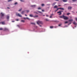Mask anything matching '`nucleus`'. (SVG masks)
Listing matches in <instances>:
<instances>
[{
    "label": "nucleus",
    "mask_w": 77,
    "mask_h": 77,
    "mask_svg": "<svg viewBox=\"0 0 77 77\" xmlns=\"http://www.w3.org/2000/svg\"><path fill=\"white\" fill-rule=\"evenodd\" d=\"M37 23L38 24H43V22L42 21L40 20L37 21Z\"/></svg>",
    "instance_id": "obj_1"
},
{
    "label": "nucleus",
    "mask_w": 77,
    "mask_h": 77,
    "mask_svg": "<svg viewBox=\"0 0 77 77\" xmlns=\"http://www.w3.org/2000/svg\"><path fill=\"white\" fill-rule=\"evenodd\" d=\"M1 15L2 17H4L5 16V14L3 13L2 12L0 14V16Z\"/></svg>",
    "instance_id": "obj_2"
},
{
    "label": "nucleus",
    "mask_w": 77,
    "mask_h": 77,
    "mask_svg": "<svg viewBox=\"0 0 77 77\" xmlns=\"http://www.w3.org/2000/svg\"><path fill=\"white\" fill-rule=\"evenodd\" d=\"M63 19L64 20H68V18L65 16H64V17H63Z\"/></svg>",
    "instance_id": "obj_3"
},
{
    "label": "nucleus",
    "mask_w": 77,
    "mask_h": 77,
    "mask_svg": "<svg viewBox=\"0 0 77 77\" xmlns=\"http://www.w3.org/2000/svg\"><path fill=\"white\" fill-rule=\"evenodd\" d=\"M62 12V11H60L59 12H57V14H59V15H60L62 14V12Z\"/></svg>",
    "instance_id": "obj_4"
},
{
    "label": "nucleus",
    "mask_w": 77,
    "mask_h": 77,
    "mask_svg": "<svg viewBox=\"0 0 77 77\" xmlns=\"http://www.w3.org/2000/svg\"><path fill=\"white\" fill-rule=\"evenodd\" d=\"M72 7H71V6H69V7H68V10H71V9H72Z\"/></svg>",
    "instance_id": "obj_5"
},
{
    "label": "nucleus",
    "mask_w": 77,
    "mask_h": 77,
    "mask_svg": "<svg viewBox=\"0 0 77 77\" xmlns=\"http://www.w3.org/2000/svg\"><path fill=\"white\" fill-rule=\"evenodd\" d=\"M16 15L17 16H18L19 17H22V16L21 14H17Z\"/></svg>",
    "instance_id": "obj_6"
},
{
    "label": "nucleus",
    "mask_w": 77,
    "mask_h": 77,
    "mask_svg": "<svg viewBox=\"0 0 77 77\" xmlns=\"http://www.w3.org/2000/svg\"><path fill=\"white\" fill-rule=\"evenodd\" d=\"M4 31H8V28H5L4 29Z\"/></svg>",
    "instance_id": "obj_7"
},
{
    "label": "nucleus",
    "mask_w": 77,
    "mask_h": 77,
    "mask_svg": "<svg viewBox=\"0 0 77 77\" xmlns=\"http://www.w3.org/2000/svg\"><path fill=\"white\" fill-rule=\"evenodd\" d=\"M59 9H61V10H62L63 11H64V8H59Z\"/></svg>",
    "instance_id": "obj_8"
},
{
    "label": "nucleus",
    "mask_w": 77,
    "mask_h": 77,
    "mask_svg": "<svg viewBox=\"0 0 77 77\" xmlns=\"http://www.w3.org/2000/svg\"><path fill=\"white\" fill-rule=\"evenodd\" d=\"M64 17V15H63L62 16H61L60 17V18H63V17Z\"/></svg>",
    "instance_id": "obj_9"
},
{
    "label": "nucleus",
    "mask_w": 77,
    "mask_h": 77,
    "mask_svg": "<svg viewBox=\"0 0 77 77\" xmlns=\"http://www.w3.org/2000/svg\"><path fill=\"white\" fill-rule=\"evenodd\" d=\"M1 24H2L3 25H4L5 24V22H1Z\"/></svg>",
    "instance_id": "obj_10"
},
{
    "label": "nucleus",
    "mask_w": 77,
    "mask_h": 77,
    "mask_svg": "<svg viewBox=\"0 0 77 77\" xmlns=\"http://www.w3.org/2000/svg\"><path fill=\"white\" fill-rule=\"evenodd\" d=\"M23 18V19H24L25 20H26V19H27L28 20H29V18L28 17H26V18L24 17Z\"/></svg>",
    "instance_id": "obj_11"
},
{
    "label": "nucleus",
    "mask_w": 77,
    "mask_h": 77,
    "mask_svg": "<svg viewBox=\"0 0 77 77\" xmlns=\"http://www.w3.org/2000/svg\"><path fill=\"white\" fill-rule=\"evenodd\" d=\"M73 24H75V25H77V23L75 22H74L73 23Z\"/></svg>",
    "instance_id": "obj_12"
},
{
    "label": "nucleus",
    "mask_w": 77,
    "mask_h": 77,
    "mask_svg": "<svg viewBox=\"0 0 77 77\" xmlns=\"http://www.w3.org/2000/svg\"><path fill=\"white\" fill-rule=\"evenodd\" d=\"M25 12V11H23L21 12V14H24V12Z\"/></svg>",
    "instance_id": "obj_13"
},
{
    "label": "nucleus",
    "mask_w": 77,
    "mask_h": 77,
    "mask_svg": "<svg viewBox=\"0 0 77 77\" xmlns=\"http://www.w3.org/2000/svg\"><path fill=\"white\" fill-rule=\"evenodd\" d=\"M72 21H73L72 19H70L69 20V22H71Z\"/></svg>",
    "instance_id": "obj_14"
},
{
    "label": "nucleus",
    "mask_w": 77,
    "mask_h": 77,
    "mask_svg": "<svg viewBox=\"0 0 77 77\" xmlns=\"http://www.w3.org/2000/svg\"><path fill=\"white\" fill-rule=\"evenodd\" d=\"M63 2H67V0H63Z\"/></svg>",
    "instance_id": "obj_15"
},
{
    "label": "nucleus",
    "mask_w": 77,
    "mask_h": 77,
    "mask_svg": "<svg viewBox=\"0 0 77 77\" xmlns=\"http://www.w3.org/2000/svg\"><path fill=\"white\" fill-rule=\"evenodd\" d=\"M56 2H54V3H53L52 4V6H54V5H56Z\"/></svg>",
    "instance_id": "obj_16"
},
{
    "label": "nucleus",
    "mask_w": 77,
    "mask_h": 77,
    "mask_svg": "<svg viewBox=\"0 0 77 77\" xmlns=\"http://www.w3.org/2000/svg\"><path fill=\"white\" fill-rule=\"evenodd\" d=\"M29 16L30 17H34L32 14H30L29 15Z\"/></svg>",
    "instance_id": "obj_17"
},
{
    "label": "nucleus",
    "mask_w": 77,
    "mask_h": 77,
    "mask_svg": "<svg viewBox=\"0 0 77 77\" xmlns=\"http://www.w3.org/2000/svg\"><path fill=\"white\" fill-rule=\"evenodd\" d=\"M54 8H57V6L55 5L54 7Z\"/></svg>",
    "instance_id": "obj_18"
},
{
    "label": "nucleus",
    "mask_w": 77,
    "mask_h": 77,
    "mask_svg": "<svg viewBox=\"0 0 77 77\" xmlns=\"http://www.w3.org/2000/svg\"><path fill=\"white\" fill-rule=\"evenodd\" d=\"M36 7V5H32L31 7H33V8H35Z\"/></svg>",
    "instance_id": "obj_19"
},
{
    "label": "nucleus",
    "mask_w": 77,
    "mask_h": 77,
    "mask_svg": "<svg viewBox=\"0 0 77 77\" xmlns=\"http://www.w3.org/2000/svg\"><path fill=\"white\" fill-rule=\"evenodd\" d=\"M73 2H75L77 1V0H72Z\"/></svg>",
    "instance_id": "obj_20"
},
{
    "label": "nucleus",
    "mask_w": 77,
    "mask_h": 77,
    "mask_svg": "<svg viewBox=\"0 0 77 77\" xmlns=\"http://www.w3.org/2000/svg\"><path fill=\"white\" fill-rule=\"evenodd\" d=\"M7 19H8V20H9V16H7Z\"/></svg>",
    "instance_id": "obj_21"
},
{
    "label": "nucleus",
    "mask_w": 77,
    "mask_h": 77,
    "mask_svg": "<svg viewBox=\"0 0 77 77\" xmlns=\"http://www.w3.org/2000/svg\"><path fill=\"white\" fill-rule=\"evenodd\" d=\"M38 15H35V16H34L33 17L34 18H35V17H38Z\"/></svg>",
    "instance_id": "obj_22"
},
{
    "label": "nucleus",
    "mask_w": 77,
    "mask_h": 77,
    "mask_svg": "<svg viewBox=\"0 0 77 77\" xmlns=\"http://www.w3.org/2000/svg\"><path fill=\"white\" fill-rule=\"evenodd\" d=\"M12 2V0H8V2Z\"/></svg>",
    "instance_id": "obj_23"
},
{
    "label": "nucleus",
    "mask_w": 77,
    "mask_h": 77,
    "mask_svg": "<svg viewBox=\"0 0 77 77\" xmlns=\"http://www.w3.org/2000/svg\"><path fill=\"white\" fill-rule=\"evenodd\" d=\"M21 10H22V8H21L19 10V12H21Z\"/></svg>",
    "instance_id": "obj_24"
},
{
    "label": "nucleus",
    "mask_w": 77,
    "mask_h": 77,
    "mask_svg": "<svg viewBox=\"0 0 77 77\" xmlns=\"http://www.w3.org/2000/svg\"><path fill=\"white\" fill-rule=\"evenodd\" d=\"M50 28L51 29H53V26H50Z\"/></svg>",
    "instance_id": "obj_25"
},
{
    "label": "nucleus",
    "mask_w": 77,
    "mask_h": 77,
    "mask_svg": "<svg viewBox=\"0 0 77 77\" xmlns=\"http://www.w3.org/2000/svg\"><path fill=\"white\" fill-rule=\"evenodd\" d=\"M21 22H23V23H24L25 21L24 20H21Z\"/></svg>",
    "instance_id": "obj_26"
},
{
    "label": "nucleus",
    "mask_w": 77,
    "mask_h": 77,
    "mask_svg": "<svg viewBox=\"0 0 77 77\" xmlns=\"http://www.w3.org/2000/svg\"><path fill=\"white\" fill-rule=\"evenodd\" d=\"M59 8H58L57 9V10L55 11V12H56V11H58V10H59Z\"/></svg>",
    "instance_id": "obj_27"
},
{
    "label": "nucleus",
    "mask_w": 77,
    "mask_h": 77,
    "mask_svg": "<svg viewBox=\"0 0 77 77\" xmlns=\"http://www.w3.org/2000/svg\"><path fill=\"white\" fill-rule=\"evenodd\" d=\"M61 25H62V23H60L58 25V26H61Z\"/></svg>",
    "instance_id": "obj_28"
},
{
    "label": "nucleus",
    "mask_w": 77,
    "mask_h": 77,
    "mask_svg": "<svg viewBox=\"0 0 77 77\" xmlns=\"http://www.w3.org/2000/svg\"><path fill=\"white\" fill-rule=\"evenodd\" d=\"M45 20H46V21H49L48 19H45Z\"/></svg>",
    "instance_id": "obj_29"
},
{
    "label": "nucleus",
    "mask_w": 77,
    "mask_h": 77,
    "mask_svg": "<svg viewBox=\"0 0 77 77\" xmlns=\"http://www.w3.org/2000/svg\"><path fill=\"white\" fill-rule=\"evenodd\" d=\"M20 1H21V2H24V1H23V0H20Z\"/></svg>",
    "instance_id": "obj_30"
},
{
    "label": "nucleus",
    "mask_w": 77,
    "mask_h": 77,
    "mask_svg": "<svg viewBox=\"0 0 77 77\" xmlns=\"http://www.w3.org/2000/svg\"><path fill=\"white\" fill-rule=\"evenodd\" d=\"M3 30L2 28H0V30Z\"/></svg>",
    "instance_id": "obj_31"
},
{
    "label": "nucleus",
    "mask_w": 77,
    "mask_h": 77,
    "mask_svg": "<svg viewBox=\"0 0 77 77\" xmlns=\"http://www.w3.org/2000/svg\"><path fill=\"white\" fill-rule=\"evenodd\" d=\"M44 5H45L44 4H43L42 5V6H44Z\"/></svg>",
    "instance_id": "obj_32"
},
{
    "label": "nucleus",
    "mask_w": 77,
    "mask_h": 77,
    "mask_svg": "<svg viewBox=\"0 0 77 77\" xmlns=\"http://www.w3.org/2000/svg\"><path fill=\"white\" fill-rule=\"evenodd\" d=\"M70 14H71L70 13H68L67 14V15H70Z\"/></svg>",
    "instance_id": "obj_33"
},
{
    "label": "nucleus",
    "mask_w": 77,
    "mask_h": 77,
    "mask_svg": "<svg viewBox=\"0 0 77 77\" xmlns=\"http://www.w3.org/2000/svg\"><path fill=\"white\" fill-rule=\"evenodd\" d=\"M31 24H34V25H35V23H31Z\"/></svg>",
    "instance_id": "obj_34"
},
{
    "label": "nucleus",
    "mask_w": 77,
    "mask_h": 77,
    "mask_svg": "<svg viewBox=\"0 0 77 77\" xmlns=\"http://www.w3.org/2000/svg\"><path fill=\"white\" fill-rule=\"evenodd\" d=\"M17 3H18L17 2H16L14 3V5H17Z\"/></svg>",
    "instance_id": "obj_35"
},
{
    "label": "nucleus",
    "mask_w": 77,
    "mask_h": 77,
    "mask_svg": "<svg viewBox=\"0 0 77 77\" xmlns=\"http://www.w3.org/2000/svg\"><path fill=\"white\" fill-rule=\"evenodd\" d=\"M26 12H27V13H28V12H29V11L27 10L26 11Z\"/></svg>",
    "instance_id": "obj_36"
},
{
    "label": "nucleus",
    "mask_w": 77,
    "mask_h": 77,
    "mask_svg": "<svg viewBox=\"0 0 77 77\" xmlns=\"http://www.w3.org/2000/svg\"><path fill=\"white\" fill-rule=\"evenodd\" d=\"M75 19L76 21H77V17H75Z\"/></svg>",
    "instance_id": "obj_37"
},
{
    "label": "nucleus",
    "mask_w": 77,
    "mask_h": 77,
    "mask_svg": "<svg viewBox=\"0 0 77 77\" xmlns=\"http://www.w3.org/2000/svg\"><path fill=\"white\" fill-rule=\"evenodd\" d=\"M66 23H68V22H65V24H66Z\"/></svg>",
    "instance_id": "obj_38"
},
{
    "label": "nucleus",
    "mask_w": 77,
    "mask_h": 77,
    "mask_svg": "<svg viewBox=\"0 0 77 77\" xmlns=\"http://www.w3.org/2000/svg\"><path fill=\"white\" fill-rule=\"evenodd\" d=\"M41 9V8H38V9H39V10Z\"/></svg>",
    "instance_id": "obj_39"
},
{
    "label": "nucleus",
    "mask_w": 77,
    "mask_h": 77,
    "mask_svg": "<svg viewBox=\"0 0 77 77\" xmlns=\"http://www.w3.org/2000/svg\"><path fill=\"white\" fill-rule=\"evenodd\" d=\"M50 18H52V16H51L50 17Z\"/></svg>",
    "instance_id": "obj_40"
},
{
    "label": "nucleus",
    "mask_w": 77,
    "mask_h": 77,
    "mask_svg": "<svg viewBox=\"0 0 77 77\" xmlns=\"http://www.w3.org/2000/svg\"><path fill=\"white\" fill-rule=\"evenodd\" d=\"M14 22H15V21H12V23H14Z\"/></svg>",
    "instance_id": "obj_41"
},
{
    "label": "nucleus",
    "mask_w": 77,
    "mask_h": 77,
    "mask_svg": "<svg viewBox=\"0 0 77 77\" xmlns=\"http://www.w3.org/2000/svg\"><path fill=\"white\" fill-rule=\"evenodd\" d=\"M42 12H44V10H42Z\"/></svg>",
    "instance_id": "obj_42"
},
{
    "label": "nucleus",
    "mask_w": 77,
    "mask_h": 77,
    "mask_svg": "<svg viewBox=\"0 0 77 77\" xmlns=\"http://www.w3.org/2000/svg\"><path fill=\"white\" fill-rule=\"evenodd\" d=\"M38 12H39V13H42V12L41 11H38Z\"/></svg>",
    "instance_id": "obj_43"
},
{
    "label": "nucleus",
    "mask_w": 77,
    "mask_h": 77,
    "mask_svg": "<svg viewBox=\"0 0 77 77\" xmlns=\"http://www.w3.org/2000/svg\"><path fill=\"white\" fill-rule=\"evenodd\" d=\"M52 15H53V14H52L51 15V16H52Z\"/></svg>",
    "instance_id": "obj_44"
},
{
    "label": "nucleus",
    "mask_w": 77,
    "mask_h": 77,
    "mask_svg": "<svg viewBox=\"0 0 77 77\" xmlns=\"http://www.w3.org/2000/svg\"><path fill=\"white\" fill-rule=\"evenodd\" d=\"M55 0V1H59V0Z\"/></svg>",
    "instance_id": "obj_45"
},
{
    "label": "nucleus",
    "mask_w": 77,
    "mask_h": 77,
    "mask_svg": "<svg viewBox=\"0 0 77 77\" xmlns=\"http://www.w3.org/2000/svg\"><path fill=\"white\" fill-rule=\"evenodd\" d=\"M25 16H26V17L27 16V15L26 14H25Z\"/></svg>",
    "instance_id": "obj_46"
},
{
    "label": "nucleus",
    "mask_w": 77,
    "mask_h": 77,
    "mask_svg": "<svg viewBox=\"0 0 77 77\" xmlns=\"http://www.w3.org/2000/svg\"><path fill=\"white\" fill-rule=\"evenodd\" d=\"M7 8H8V9H10V8H9V7H8Z\"/></svg>",
    "instance_id": "obj_47"
},
{
    "label": "nucleus",
    "mask_w": 77,
    "mask_h": 77,
    "mask_svg": "<svg viewBox=\"0 0 77 77\" xmlns=\"http://www.w3.org/2000/svg\"><path fill=\"white\" fill-rule=\"evenodd\" d=\"M19 20L18 19L16 20V21H18Z\"/></svg>",
    "instance_id": "obj_48"
},
{
    "label": "nucleus",
    "mask_w": 77,
    "mask_h": 77,
    "mask_svg": "<svg viewBox=\"0 0 77 77\" xmlns=\"http://www.w3.org/2000/svg\"><path fill=\"white\" fill-rule=\"evenodd\" d=\"M39 26H40V27H42V26L41 25H39Z\"/></svg>",
    "instance_id": "obj_49"
},
{
    "label": "nucleus",
    "mask_w": 77,
    "mask_h": 77,
    "mask_svg": "<svg viewBox=\"0 0 77 77\" xmlns=\"http://www.w3.org/2000/svg\"><path fill=\"white\" fill-rule=\"evenodd\" d=\"M72 13H74V12L73 11H72Z\"/></svg>",
    "instance_id": "obj_50"
},
{
    "label": "nucleus",
    "mask_w": 77,
    "mask_h": 77,
    "mask_svg": "<svg viewBox=\"0 0 77 77\" xmlns=\"http://www.w3.org/2000/svg\"><path fill=\"white\" fill-rule=\"evenodd\" d=\"M71 23H69V24H71Z\"/></svg>",
    "instance_id": "obj_51"
},
{
    "label": "nucleus",
    "mask_w": 77,
    "mask_h": 77,
    "mask_svg": "<svg viewBox=\"0 0 77 77\" xmlns=\"http://www.w3.org/2000/svg\"><path fill=\"white\" fill-rule=\"evenodd\" d=\"M46 17H48V15H46Z\"/></svg>",
    "instance_id": "obj_52"
},
{
    "label": "nucleus",
    "mask_w": 77,
    "mask_h": 77,
    "mask_svg": "<svg viewBox=\"0 0 77 77\" xmlns=\"http://www.w3.org/2000/svg\"><path fill=\"white\" fill-rule=\"evenodd\" d=\"M0 24H2V22H0Z\"/></svg>",
    "instance_id": "obj_53"
},
{
    "label": "nucleus",
    "mask_w": 77,
    "mask_h": 77,
    "mask_svg": "<svg viewBox=\"0 0 77 77\" xmlns=\"http://www.w3.org/2000/svg\"><path fill=\"white\" fill-rule=\"evenodd\" d=\"M36 14H38V13L36 12Z\"/></svg>",
    "instance_id": "obj_54"
},
{
    "label": "nucleus",
    "mask_w": 77,
    "mask_h": 77,
    "mask_svg": "<svg viewBox=\"0 0 77 77\" xmlns=\"http://www.w3.org/2000/svg\"><path fill=\"white\" fill-rule=\"evenodd\" d=\"M17 26H18V27H19V25H17Z\"/></svg>",
    "instance_id": "obj_55"
},
{
    "label": "nucleus",
    "mask_w": 77,
    "mask_h": 77,
    "mask_svg": "<svg viewBox=\"0 0 77 77\" xmlns=\"http://www.w3.org/2000/svg\"><path fill=\"white\" fill-rule=\"evenodd\" d=\"M58 6H60V5H59Z\"/></svg>",
    "instance_id": "obj_56"
},
{
    "label": "nucleus",
    "mask_w": 77,
    "mask_h": 77,
    "mask_svg": "<svg viewBox=\"0 0 77 77\" xmlns=\"http://www.w3.org/2000/svg\"><path fill=\"white\" fill-rule=\"evenodd\" d=\"M43 16H45V15H43Z\"/></svg>",
    "instance_id": "obj_57"
},
{
    "label": "nucleus",
    "mask_w": 77,
    "mask_h": 77,
    "mask_svg": "<svg viewBox=\"0 0 77 77\" xmlns=\"http://www.w3.org/2000/svg\"><path fill=\"white\" fill-rule=\"evenodd\" d=\"M2 18V17H1V18Z\"/></svg>",
    "instance_id": "obj_58"
},
{
    "label": "nucleus",
    "mask_w": 77,
    "mask_h": 77,
    "mask_svg": "<svg viewBox=\"0 0 77 77\" xmlns=\"http://www.w3.org/2000/svg\"><path fill=\"white\" fill-rule=\"evenodd\" d=\"M76 13H77V11L76 12Z\"/></svg>",
    "instance_id": "obj_59"
}]
</instances>
